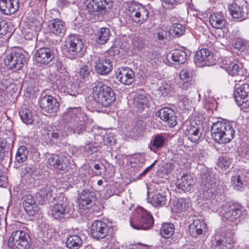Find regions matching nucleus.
<instances>
[{"label": "nucleus", "instance_id": "nucleus-2", "mask_svg": "<svg viewBox=\"0 0 249 249\" xmlns=\"http://www.w3.org/2000/svg\"><path fill=\"white\" fill-rule=\"evenodd\" d=\"M213 139L217 143H226L233 138V129L229 123L217 121L211 127Z\"/></svg>", "mask_w": 249, "mask_h": 249}, {"label": "nucleus", "instance_id": "nucleus-30", "mask_svg": "<svg viewBox=\"0 0 249 249\" xmlns=\"http://www.w3.org/2000/svg\"><path fill=\"white\" fill-rule=\"evenodd\" d=\"M210 22L212 26L215 28L222 29L225 27L226 20L221 13L211 15L210 17Z\"/></svg>", "mask_w": 249, "mask_h": 249}, {"label": "nucleus", "instance_id": "nucleus-26", "mask_svg": "<svg viewBox=\"0 0 249 249\" xmlns=\"http://www.w3.org/2000/svg\"><path fill=\"white\" fill-rule=\"evenodd\" d=\"M206 226V223L203 220L195 219L189 226V233L192 237H196L203 233Z\"/></svg>", "mask_w": 249, "mask_h": 249}, {"label": "nucleus", "instance_id": "nucleus-42", "mask_svg": "<svg viewBox=\"0 0 249 249\" xmlns=\"http://www.w3.org/2000/svg\"><path fill=\"white\" fill-rule=\"evenodd\" d=\"M227 237L224 240H217L213 246V249H232L233 241L231 238H227Z\"/></svg>", "mask_w": 249, "mask_h": 249}, {"label": "nucleus", "instance_id": "nucleus-4", "mask_svg": "<svg viewBox=\"0 0 249 249\" xmlns=\"http://www.w3.org/2000/svg\"><path fill=\"white\" fill-rule=\"evenodd\" d=\"M74 208L65 198L62 201L58 202L54 204L52 208V215L53 217L60 221H64L71 217Z\"/></svg>", "mask_w": 249, "mask_h": 249}, {"label": "nucleus", "instance_id": "nucleus-55", "mask_svg": "<svg viewBox=\"0 0 249 249\" xmlns=\"http://www.w3.org/2000/svg\"><path fill=\"white\" fill-rule=\"evenodd\" d=\"M9 30L8 24L3 19L0 18V37L5 36Z\"/></svg>", "mask_w": 249, "mask_h": 249}, {"label": "nucleus", "instance_id": "nucleus-59", "mask_svg": "<svg viewBox=\"0 0 249 249\" xmlns=\"http://www.w3.org/2000/svg\"><path fill=\"white\" fill-rule=\"evenodd\" d=\"M103 139L106 145H112L115 144V140L112 134L105 135Z\"/></svg>", "mask_w": 249, "mask_h": 249}, {"label": "nucleus", "instance_id": "nucleus-54", "mask_svg": "<svg viewBox=\"0 0 249 249\" xmlns=\"http://www.w3.org/2000/svg\"><path fill=\"white\" fill-rule=\"evenodd\" d=\"M132 43L133 47L138 50H141L144 47L142 39L138 36H134L132 38Z\"/></svg>", "mask_w": 249, "mask_h": 249}, {"label": "nucleus", "instance_id": "nucleus-39", "mask_svg": "<svg viewBox=\"0 0 249 249\" xmlns=\"http://www.w3.org/2000/svg\"><path fill=\"white\" fill-rule=\"evenodd\" d=\"M165 138L164 136L157 135L151 140L148 146L151 150L155 152L157 149L162 147L165 143Z\"/></svg>", "mask_w": 249, "mask_h": 249}, {"label": "nucleus", "instance_id": "nucleus-35", "mask_svg": "<svg viewBox=\"0 0 249 249\" xmlns=\"http://www.w3.org/2000/svg\"><path fill=\"white\" fill-rule=\"evenodd\" d=\"M53 187L47 185L42 187L37 192V197H40L43 202L48 200L53 196Z\"/></svg>", "mask_w": 249, "mask_h": 249}, {"label": "nucleus", "instance_id": "nucleus-8", "mask_svg": "<svg viewBox=\"0 0 249 249\" xmlns=\"http://www.w3.org/2000/svg\"><path fill=\"white\" fill-rule=\"evenodd\" d=\"M91 61L95 72L99 74L106 75L112 70V62L102 54L95 53L91 55Z\"/></svg>", "mask_w": 249, "mask_h": 249}, {"label": "nucleus", "instance_id": "nucleus-34", "mask_svg": "<svg viewBox=\"0 0 249 249\" xmlns=\"http://www.w3.org/2000/svg\"><path fill=\"white\" fill-rule=\"evenodd\" d=\"M135 104L138 111L142 112L147 106L148 99L144 91H141L134 98Z\"/></svg>", "mask_w": 249, "mask_h": 249}, {"label": "nucleus", "instance_id": "nucleus-49", "mask_svg": "<svg viewBox=\"0 0 249 249\" xmlns=\"http://www.w3.org/2000/svg\"><path fill=\"white\" fill-rule=\"evenodd\" d=\"M190 206L189 200L184 198H179L178 199L176 203V207L178 210H186Z\"/></svg>", "mask_w": 249, "mask_h": 249}, {"label": "nucleus", "instance_id": "nucleus-24", "mask_svg": "<svg viewBox=\"0 0 249 249\" xmlns=\"http://www.w3.org/2000/svg\"><path fill=\"white\" fill-rule=\"evenodd\" d=\"M18 0H0V11L6 15L14 14L19 8Z\"/></svg>", "mask_w": 249, "mask_h": 249}, {"label": "nucleus", "instance_id": "nucleus-41", "mask_svg": "<svg viewBox=\"0 0 249 249\" xmlns=\"http://www.w3.org/2000/svg\"><path fill=\"white\" fill-rule=\"evenodd\" d=\"M175 232V226L171 223H166L162 225L160 228V233L164 238H171Z\"/></svg>", "mask_w": 249, "mask_h": 249}, {"label": "nucleus", "instance_id": "nucleus-1", "mask_svg": "<svg viewBox=\"0 0 249 249\" xmlns=\"http://www.w3.org/2000/svg\"><path fill=\"white\" fill-rule=\"evenodd\" d=\"M92 97L98 105L108 107L115 100V95L112 89L102 83H98L93 88Z\"/></svg>", "mask_w": 249, "mask_h": 249}, {"label": "nucleus", "instance_id": "nucleus-29", "mask_svg": "<svg viewBox=\"0 0 249 249\" xmlns=\"http://www.w3.org/2000/svg\"><path fill=\"white\" fill-rule=\"evenodd\" d=\"M148 202L155 207H162L167 203L166 196L163 193H158L153 195L152 197H148Z\"/></svg>", "mask_w": 249, "mask_h": 249}, {"label": "nucleus", "instance_id": "nucleus-12", "mask_svg": "<svg viewBox=\"0 0 249 249\" xmlns=\"http://www.w3.org/2000/svg\"><path fill=\"white\" fill-rule=\"evenodd\" d=\"M65 46L67 48V55L71 58L82 53L83 44L82 40L77 36H69L66 40Z\"/></svg>", "mask_w": 249, "mask_h": 249}, {"label": "nucleus", "instance_id": "nucleus-20", "mask_svg": "<svg viewBox=\"0 0 249 249\" xmlns=\"http://www.w3.org/2000/svg\"><path fill=\"white\" fill-rule=\"evenodd\" d=\"M54 58L53 51L49 48H39L35 53V60L37 63L47 65Z\"/></svg>", "mask_w": 249, "mask_h": 249}, {"label": "nucleus", "instance_id": "nucleus-31", "mask_svg": "<svg viewBox=\"0 0 249 249\" xmlns=\"http://www.w3.org/2000/svg\"><path fill=\"white\" fill-rule=\"evenodd\" d=\"M19 115L23 122L26 124H32L35 120V112L25 107H22Z\"/></svg>", "mask_w": 249, "mask_h": 249}, {"label": "nucleus", "instance_id": "nucleus-63", "mask_svg": "<svg viewBox=\"0 0 249 249\" xmlns=\"http://www.w3.org/2000/svg\"><path fill=\"white\" fill-rule=\"evenodd\" d=\"M7 178L3 171L0 170V187H4L7 183Z\"/></svg>", "mask_w": 249, "mask_h": 249}, {"label": "nucleus", "instance_id": "nucleus-21", "mask_svg": "<svg viewBox=\"0 0 249 249\" xmlns=\"http://www.w3.org/2000/svg\"><path fill=\"white\" fill-rule=\"evenodd\" d=\"M116 74L117 79L124 85H129L134 80V72L127 67L118 69Z\"/></svg>", "mask_w": 249, "mask_h": 249}, {"label": "nucleus", "instance_id": "nucleus-13", "mask_svg": "<svg viewBox=\"0 0 249 249\" xmlns=\"http://www.w3.org/2000/svg\"><path fill=\"white\" fill-rule=\"evenodd\" d=\"M70 80L71 78L67 74L62 73L57 74L53 81V88L61 92H68L71 95L75 96V93L70 92V89L72 88V85Z\"/></svg>", "mask_w": 249, "mask_h": 249}, {"label": "nucleus", "instance_id": "nucleus-28", "mask_svg": "<svg viewBox=\"0 0 249 249\" xmlns=\"http://www.w3.org/2000/svg\"><path fill=\"white\" fill-rule=\"evenodd\" d=\"M186 59V53L180 50H176L171 55L167 56L168 60L173 64H183L185 62Z\"/></svg>", "mask_w": 249, "mask_h": 249}, {"label": "nucleus", "instance_id": "nucleus-33", "mask_svg": "<svg viewBox=\"0 0 249 249\" xmlns=\"http://www.w3.org/2000/svg\"><path fill=\"white\" fill-rule=\"evenodd\" d=\"M23 178L29 183L33 182L38 177V171L34 167H26L23 171Z\"/></svg>", "mask_w": 249, "mask_h": 249}, {"label": "nucleus", "instance_id": "nucleus-32", "mask_svg": "<svg viewBox=\"0 0 249 249\" xmlns=\"http://www.w3.org/2000/svg\"><path fill=\"white\" fill-rule=\"evenodd\" d=\"M244 171H239L234 176V189L242 191L247 184L246 177Z\"/></svg>", "mask_w": 249, "mask_h": 249}, {"label": "nucleus", "instance_id": "nucleus-7", "mask_svg": "<svg viewBox=\"0 0 249 249\" xmlns=\"http://www.w3.org/2000/svg\"><path fill=\"white\" fill-rule=\"evenodd\" d=\"M128 14L135 23L142 24L148 18V12L142 4L137 2H131L127 5Z\"/></svg>", "mask_w": 249, "mask_h": 249}, {"label": "nucleus", "instance_id": "nucleus-40", "mask_svg": "<svg viewBox=\"0 0 249 249\" xmlns=\"http://www.w3.org/2000/svg\"><path fill=\"white\" fill-rule=\"evenodd\" d=\"M247 8L234 3V19L237 21H241L247 18Z\"/></svg>", "mask_w": 249, "mask_h": 249}, {"label": "nucleus", "instance_id": "nucleus-25", "mask_svg": "<svg viewBox=\"0 0 249 249\" xmlns=\"http://www.w3.org/2000/svg\"><path fill=\"white\" fill-rule=\"evenodd\" d=\"M95 193L94 192L88 189L83 190L79 194L78 199L79 206L83 209L88 208V206L90 205L92 201L95 199Z\"/></svg>", "mask_w": 249, "mask_h": 249}, {"label": "nucleus", "instance_id": "nucleus-18", "mask_svg": "<svg viewBox=\"0 0 249 249\" xmlns=\"http://www.w3.org/2000/svg\"><path fill=\"white\" fill-rule=\"evenodd\" d=\"M213 53L212 51L207 48H202L198 51L195 56L194 61L199 67L209 66L210 60L212 58Z\"/></svg>", "mask_w": 249, "mask_h": 249}, {"label": "nucleus", "instance_id": "nucleus-15", "mask_svg": "<svg viewBox=\"0 0 249 249\" xmlns=\"http://www.w3.org/2000/svg\"><path fill=\"white\" fill-rule=\"evenodd\" d=\"M39 105L42 110L49 113L57 112L60 106L56 99L49 95L41 96Z\"/></svg>", "mask_w": 249, "mask_h": 249}, {"label": "nucleus", "instance_id": "nucleus-45", "mask_svg": "<svg viewBox=\"0 0 249 249\" xmlns=\"http://www.w3.org/2000/svg\"><path fill=\"white\" fill-rule=\"evenodd\" d=\"M184 26L180 23H174L171 26L169 33L175 37H178L182 36L185 32Z\"/></svg>", "mask_w": 249, "mask_h": 249}, {"label": "nucleus", "instance_id": "nucleus-38", "mask_svg": "<svg viewBox=\"0 0 249 249\" xmlns=\"http://www.w3.org/2000/svg\"><path fill=\"white\" fill-rule=\"evenodd\" d=\"M144 131V126L142 121H138L136 122L135 126L129 129L126 135L130 138H135L138 137L139 135L142 134Z\"/></svg>", "mask_w": 249, "mask_h": 249}, {"label": "nucleus", "instance_id": "nucleus-27", "mask_svg": "<svg viewBox=\"0 0 249 249\" xmlns=\"http://www.w3.org/2000/svg\"><path fill=\"white\" fill-rule=\"evenodd\" d=\"M178 188L184 192L190 191L194 183L192 177L189 175H184L180 178L178 179Z\"/></svg>", "mask_w": 249, "mask_h": 249}, {"label": "nucleus", "instance_id": "nucleus-51", "mask_svg": "<svg viewBox=\"0 0 249 249\" xmlns=\"http://www.w3.org/2000/svg\"><path fill=\"white\" fill-rule=\"evenodd\" d=\"M178 107L182 110L188 109L189 107V99L185 96H179L178 98Z\"/></svg>", "mask_w": 249, "mask_h": 249}, {"label": "nucleus", "instance_id": "nucleus-44", "mask_svg": "<svg viewBox=\"0 0 249 249\" xmlns=\"http://www.w3.org/2000/svg\"><path fill=\"white\" fill-rule=\"evenodd\" d=\"M249 46L248 42L242 38L237 37L234 40V49L237 50V55L247 50Z\"/></svg>", "mask_w": 249, "mask_h": 249}, {"label": "nucleus", "instance_id": "nucleus-61", "mask_svg": "<svg viewBox=\"0 0 249 249\" xmlns=\"http://www.w3.org/2000/svg\"><path fill=\"white\" fill-rule=\"evenodd\" d=\"M14 191L17 193L16 195L18 198H21V197L24 196L25 194L28 193L25 190L22 189V187L21 185L17 186L14 187Z\"/></svg>", "mask_w": 249, "mask_h": 249}, {"label": "nucleus", "instance_id": "nucleus-53", "mask_svg": "<svg viewBox=\"0 0 249 249\" xmlns=\"http://www.w3.org/2000/svg\"><path fill=\"white\" fill-rule=\"evenodd\" d=\"M48 135L54 140H57L61 138L63 136L61 131L56 128L55 129L53 128L52 130H48Z\"/></svg>", "mask_w": 249, "mask_h": 249}, {"label": "nucleus", "instance_id": "nucleus-22", "mask_svg": "<svg viewBox=\"0 0 249 249\" xmlns=\"http://www.w3.org/2000/svg\"><path fill=\"white\" fill-rule=\"evenodd\" d=\"M48 28L51 33L59 37L64 36L66 30L65 23L58 18L51 20L48 23Z\"/></svg>", "mask_w": 249, "mask_h": 249}, {"label": "nucleus", "instance_id": "nucleus-5", "mask_svg": "<svg viewBox=\"0 0 249 249\" xmlns=\"http://www.w3.org/2000/svg\"><path fill=\"white\" fill-rule=\"evenodd\" d=\"M30 242V237L28 233L18 230L12 233L8 241V245L12 249H29Z\"/></svg>", "mask_w": 249, "mask_h": 249}, {"label": "nucleus", "instance_id": "nucleus-9", "mask_svg": "<svg viewBox=\"0 0 249 249\" xmlns=\"http://www.w3.org/2000/svg\"><path fill=\"white\" fill-rule=\"evenodd\" d=\"M25 54L20 51H15L6 56L4 63L8 69L17 71L22 69L26 63Z\"/></svg>", "mask_w": 249, "mask_h": 249}, {"label": "nucleus", "instance_id": "nucleus-48", "mask_svg": "<svg viewBox=\"0 0 249 249\" xmlns=\"http://www.w3.org/2000/svg\"><path fill=\"white\" fill-rule=\"evenodd\" d=\"M244 208L240 204L234 203V224H237L236 220L238 219V222H241L244 218Z\"/></svg>", "mask_w": 249, "mask_h": 249}, {"label": "nucleus", "instance_id": "nucleus-62", "mask_svg": "<svg viewBox=\"0 0 249 249\" xmlns=\"http://www.w3.org/2000/svg\"><path fill=\"white\" fill-rule=\"evenodd\" d=\"M31 27H34L35 31L40 30L42 26V22L38 19H34L31 21Z\"/></svg>", "mask_w": 249, "mask_h": 249}, {"label": "nucleus", "instance_id": "nucleus-3", "mask_svg": "<svg viewBox=\"0 0 249 249\" xmlns=\"http://www.w3.org/2000/svg\"><path fill=\"white\" fill-rule=\"evenodd\" d=\"M66 117L69 118L70 123L73 124L74 133L80 134L85 130V125L88 117L81 107L70 108L66 112Z\"/></svg>", "mask_w": 249, "mask_h": 249}, {"label": "nucleus", "instance_id": "nucleus-16", "mask_svg": "<svg viewBox=\"0 0 249 249\" xmlns=\"http://www.w3.org/2000/svg\"><path fill=\"white\" fill-rule=\"evenodd\" d=\"M203 133V127L199 123L196 124L195 121L191 122L190 124L187 126V128L185 131V134L187 138L192 142H196L200 138Z\"/></svg>", "mask_w": 249, "mask_h": 249}, {"label": "nucleus", "instance_id": "nucleus-43", "mask_svg": "<svg viewBox=\"0 0 249 249\" xmlns=\"http://www.w3.org/2000/svg\"><path fill=\"white\" fill-rule=\"evenodd\" d=\"M234 81L239 82L245 80V74L246 73L245 70L243 68L241 63L239 64L234 63Z\"/></svg>", "mask_w": 249, "mask_h": 249}, {"label": "nucleus", "instance_id": "nucleus-52", "mask_svg": "<svg viewBox=\"0 0 249 249\" xmlns=\"http://www.w3.org/2000/svg\"><path fill=\"white\" fill-rule=\"evenodd\" d=\"M158 94L161 96H166L170 92V86L166 83L162 84L158 89Z\"/></svg>", "mask_w": 249, "mask_h": 249}, {"label": "nucleus", "instance_id": "nucleus-14", "mask_svg": "<svg viewBox=\"0 0 249 249\" xmlns=\"http://www.w3.org/2000/svg\"><path fill=\"white\" fill-rule=\"evenodd\" d=\"M70 157L65 154H52L48 159V164L58 170H67L70 163Z\"/></svg>", "mask_w": 249, "mask_h": 249}, {"label": "nucleus", "instance_id": "nucleus-37", "mask_svg": "<svg viewBox=\"0 0 249 249\" xmlns=\"http://www.w3.org/2000/svg\"><path fill=\"white\" fill-rule=\"evenodd\" d=\"M96 42L100 44H105L109 40L110 32L108 28H101L97 32Z\"/></svg>", "mask_w": 249, "mask_h": 249}, {"label": "nucleus", "instance_id": "nucleus-6", "mask_svg": "<svg viewBox=\"0 0 249 249\" xmlns=\"http://www.w3.org/2000/svg\"><path fill=\"white\" fill-rule=\"evenodd\" d=\"M115 0H86L84 5L86 10L95 16L104 15L112 6Z\"/></svg>", "mask_w": 249, "mask_h": 249}, {"label": "nucleus", "instance_id": "nucleus-57", "mask_svg": "<svg viewBox=\"0 0 249 249\" xmlns=\"http://www.w3.org/2000/svg\"><path fill=\"white\" fill-rule=\"evenodd\" d=\"M224 69L231 76L233 75V62L232 60H226Z\"/></svg>", "mask_w": 249, "mask_h": 249}, {"label": "nucleus", "instance_id": "nucleus-64", "mask_svg": "<svg viewBox=\"0 0 249 249\" xmlns=\"http://www.w3.org/2000/svg\"><path fill=\"white\" fill-rule=\"evenodd\" d=\"M233 209H231L229 211H226L224 214V216L228 221H232L233 220Z\"/></svg>", "mask_w": 249, "mask_h": 249}, {"label": "nucleus", "instance_id": "nucleus-50", "mask_svg": "<svg viewBox=\"0 0 249 249\" xmlns=\"http://www.w3.org/2000/svg\"><path fill=\"white\" fill-rule=\"evenodd\" d=\"M85 150L89 154H92L99 151V144L97 143L87 144L85 146Z\"/></svg>", "mask_w": 249, "mask_h": 249}, {"label": "nucleus", "instance_id": "nucleus-56", "mask_svg": "<svg viewBox=\"0 0 249 249\" xmlns=\"http://www.w3.org/2000/svg\"><path fill=\"white\" fill-rule=\"evenodd\" d=\"M179 77L182 81L187 80L188 81L189 80H192V73L191 71H189L188 70H182L179 73Z\"/></svg>", "mask_w": 249, "mask_h": 249}, {"label": "nucleus", "instance_id": "nucleus-46", "mask_svg": "<svg viewBox=\"0 0 249 249\" xmlns=\"http://www.w3.org/2000/svg\"><path fill=\"white\" fill-rule=\"evenodd\" d=\"M28 150L24 146H20L17 152L16 159L18 163H23L27 159Z\"/></svg>", "mask_w": 249, "mask_h": 249}, {"label": "nucleus", "instance_id": "nucleus-23", "mask_svg": "<svg viewBox=\"0 0 249 249\" xmlns=\"http://www.w3.org/2000/svg\"><path fill=\"white\" fill-rule=\"evenodd\" d=\"M21 199L25 211L29 215H35L37 213L38 208L36 200L31 195L27 193L21 197Z\"/></svg>", "mask_w": 249, "mask_h": 249}, {"label": "nucleus", "instance_id": "nucleus-11", "mask_svg": "<svg viewBox=\"0 0 249 249\" xmlns=\"http://www.w3.org/2000/svg\"><path fill=\"white\" fill-rule=\"evenodd\" d=\"M234 86V101L238 106L242 108H249V84H243Z\"/></svg>", "mask_w": 249, "mask_h": 249}, {"label": "nucleus", "instance_id": "nucleus-10", "mask_svg": "<svg viewBox=\"0 0 249 249\" xmlns=\"http://www.w3.org/2000/svg\"><path fill=\"white\" fill-rule=\"evenodd\" d=\"M139 216L136 221H130L132 227L136 230H146L150 229L154 224V218L146 210L140 208L139 210Z\"/></svg>", "mask_w": 249, "mask_h": 249}, {"label": "nucleus", "instance_id": "nucleus-19", "mask_svg": "<svg viewBox=\"0 0 249 249\" xmlns=\"http://www.w3.org/2000/svg\"><path fill=\"white\" fill-rule=\"evenodd\" d=\"M157 115L168 123L170 127H174L177 124L176 113L171 108L164 107L156 113Z\"/></svg>", "mask_w": 249, "mask_h": 249}, {"label": "nucleus", "instance_id": "nucleus-58", "mask_svg": "<svg viewBox=\"0 0 249 249\" xmlns=\"http://www.w3.org/2000/svg\"><path fill=\"white\" fill-rule=\"evenodd\" d=\"M217 164L221 168L226 169L229 166L230 162L224 157H219L217 160Z\"/></svg>", "mask_w": 249, "mask_h": 249}, {"label": "nucleus", "instance_id": "nucleus-47", "mask_svg": "<svg viewBox=\"0 0 249 249\" xmlns=\"http://www.w3.org/2000/svg\"><path fill=\"white\" fill-rule=\"evenodd\" d=\"M13 140L10 138H0V151H8L13 147Z\"/></svg>", "mask_w": 249, "mask_h": 249}, {"label": "nucleus", "instance_id": "nucleus-17", "mask_svg": "<svg viewBox=\"0 0 249 249\" xmlns=\"http://www.w3.org/2000/svg\"><path fill=\"white\" fill-rule=\"evenodd\" d=\"M109 229L105 222L101 220H96L91 226V233L95 238L103 239L108 234Z\"/></svg>", "mask_w": 249, "mask_h": 249}, {"label": "nucleus", "instance_id": "nucleus-60", "mask_svg": "<svg viewBox=\"0 0 249 249\" xmlns=\"http://www.w3.org/2000/svg\"><path fill=\"white\" fill-rule=\"evenodd\" d=\"M90 71L88 67L86 66H82L79 71L80 77L82 78L85 79L88 78L89 75Z\"/></svg>", "mask_w": 249, "mask_h": 249}, {"label": "nucleus", "instance_id": "nucleus-36", "mask_svg": "<svg viewBox=\"0 0 249 249\" xmlns=\"http://www.w3.org/2000/svg\"><path fill=\"white\" fill-rule=\"evenodd\" d=\"M82 240L77 235L70 236L66 242L67 247L70 249H78L82 246Z\"/></svg>", "mask_w": 249, "mask_h": 249}]
</instances>
